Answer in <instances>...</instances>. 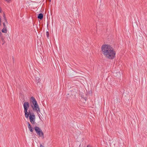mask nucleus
<instances>
[{"label":"nucleus","instance_id":"nucleus-14","mask_svg":"<svg viewBox=\"0 0 147 147\" xmlns=\"http://www.w3.org/2000/svg\"><path fill=\"white\" fill-rule=\"evenodd\" d=\"M1 11H2V10H1V9H0V12H1Z\"/></svg>","mask_w":147,"mask_h":147},{"label":"nucleus","instance_id":"nucleus-11","mask_svg":"<svg viewBox=\"0 0 147 147\" xmlns=\"http://www.w3.org/2000/svg\"><path fill=\"white\" fill-rule=\"evenodd\" d=\"M3 27H4L3 28H6V25H5V23H3Z\"/></svg>","mask_w":147,"mask_h":147},{"label":"nucleus","instance_id":"nucleus-12","mask_svg":"<svg viewBox=\"0 0 147 147\" xmlns=\"http://www.w3.org/2000/svg\"><path fill=\"white\" fill-rule=\"evenodd\" d=\"M87 147H92L90 145H88L87 146Z\"/></svg>","mask_w":147,"mask_h":147},{"label":"nucleus","instance_id":"nucleus-15","mask_svg":"<svg viewBox=\"0 0 147 147\" xmlns=\"http://www.w3.org/2000/svg\"><path fill=\"white\" fill-rule=\"evenodd\" d=\"M51 1V0H50V1Z\"/></svg>","mask_w":147,"mask_h":147},{"label":"nucleus","instance_id":"nucleus-7","mask_svg":"<svg viewBox=\"0 0 147 147\" xmlns=\"http://www.w3.org/2000/svg\"><path fill=\"white\" fill-rule=\"evenodd\" d=\"M43 15L42 13H40L38 17V19H39L40 20L42 19L43 18Z\"/></svg>","mask_w":147,"mask_h":147},{"label":"nucleus","instance_id":"nucleus-8","mask_svg":"<svg viewBox=\"0 0 147 147\" xmlns=\"http://www.w3.org/2000/svg\"><path fill=\"white\" fill-rule=\"evenodd\" d=\"M7 30L6 28H3V29H2L1 31L3 33H6L7 32Z\"/></svg>","mask_w":147,"mask_h":147},{"label":"nucleus","instance_id":"nucleus-10","mask_svg":"<svg viewBox=\"0 0 147 147\" xmlns=\"http://www.w3.org/2000/svg\"><path fill=\"white\" fill-rule=\"evenodd\" d=\"M46 34H47V36L48 38H49V32H46Z\"/></svg>","mask_w":147,"mask_h":147},{"label":"nucleus","instance_id":"nucleus-1","mask_svg":"<svg viewBox=\"0 0 147 147\" xmlns=\"http://www.w3.org/2000/svg\"><path fill=\"white\" fill-rule=\"evenodd\" d=\"M101 49L102 54L105 57L111 59L114 58L115 52L111 46L107 45H103L101 47Z\"/></svg>","mask_w":147,"mask_h":147},{"label":"nucleus","instance_id":"nucleus-6","mask_svg":"<svg viewBox=\"0 0 147 147\" xmlns=\"http://www.w3.org/2000/svg\"><path fill=\"white\" fill-rule=\"evenodd\" d=\"M28 127L30 132H32L33 131L34 128L31 127L30 124L29 122L28 123Z\"/></svg>","mask_w":147,"mask_h":147},{"label":"nucleus","instance_id":"nucleus-5","mask_svg":"<svg viewBox=\"0 0 147 147\" xmlns=\"http://www.w3.org/2000/svg\"><path fill=\"white\" fill-rule=\"evenodd\" d=\"M35 118L34 115H30L29 116L30 121L33 125L35 123Z\"/></svg>","mask_w":147,"mask_h":147},{"label":"nucleus","instance_id":"nucleus-2","mask_svg":"<svg viewBox=\"0 0 147 147\" xmlns=\"http://www.w3.org/2000/svg\"><path fill=\"white\" fill-rule=\"evenodd\" d=\"M30 103L32 102V104H31L30 105L32 109L33 110L36 111L38 113L39 112L40 113V111L39 107L34 97L32 96L30 98Z\"/></svg>","mask_w":147,"mask_h":147},{"label":"nucleus","instance_id":"nucleus-13","mask_svg":"<svg viewBox=\"0 0 147 147\" xmlns=\"http://www.w3.org/2000/svg\"><path fill=\"white\" fill-rule=\"evenodd\" d=\"M39 147H44L43 145H42L41 144H40Z\"/></svg>","mask_w":147,"mask_h":147},{"label":"nucleus","instance_id":"nucleus-9","mask_svg":"<svg viewBox=\"0 0 147 147\" xmlns=\"http://www.w3.org/2000/svg\"><path fill=\"white\" fill-rule=\"evenodd\" d=\"M3 16L4 19L5 20L6 22H7V19H6V18L5 16V15L4 13H3Z\"/></svg>","mask_w":147,"mask_h":147},{"label":"nucleus","instance_id":"nucleus-3","mask_svg":"<svg viewBox=\"0 0 147 147\" xmlns=\"http://www.w3.org/2000/svg\"><path fill=\"white\" fill-rule=\"evenodd\" d=\"M30 105L28 102H25L23 104V107L24 109V112L26 117L28 118L29 117V113L28 112V110L29 107Z\"/></svg>","mask_w":147,"mask_h":147},{"label":"nucleus","instance_id":"nucleus-4","mask_svg":"<svg viewBox=\"0 0 147 147\" xmlns=\"http://www.w3.org/2000/svg\"><path fill=\"white\" fill-rule=\"evenodd\" d=\"M34 129L36 133L40 136L44 137V134L41 129L38 126L34 127Z\"/></svg>","mask_w":147,"mask_h":147}]
</instances>
